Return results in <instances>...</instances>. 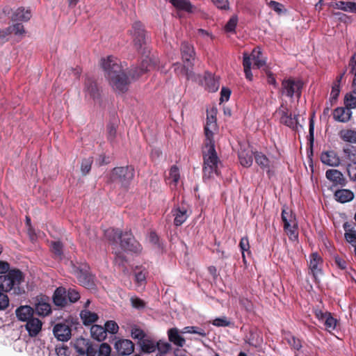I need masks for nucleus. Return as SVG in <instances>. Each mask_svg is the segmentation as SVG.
I'll return each mask as SVG.
<instances>
[{
  "label": "nucleus",
  "instance_id": "obj_1",
  "mask_svg": "<svg viewBox=\"0 0 356 356\" xmlns=\"http://www.w3.org/2000/svg\"><path fill=\"white\" fill-rule=\"evenodd\" d=\"M156 62L147 56L143 60L139 67H132L129 71L130 78L122 71L119 60L113 56L102 58L100 65L105 72L110 85L114 90L123 93L128 90L131 81L142 78L148 71L156 65Z\"/></svg>",
  "mask_w": 356,
  "mask_h": 356
},
{
  "label": "nucleus",
  "instance_id": "obj_2",
  "mask_svg": "<svg viewBox=\"0 0 356 356\" xmlns=\"http://www.w3.org/2000/svg\"><path fill=\"white\" fill-rule=\"evenodd\" d=\"M105 238L113 245L115 258V264L119 266H124L126 261L122 252L118 250V241H120V247L122 250L137 252L140 250V245L134 239L131 233H121L118 229L113 228L107 229L104 232Z\"/></svg>",
  "mask_w": 356,
  "mask_h": 356
},
{
  "label": "nucleus",
  "instance_id": "obj_3",
  "mask_svg": "<svg viewBox=\"0 0 356 356\" xmlns=\"http://www.w3.org/2000/svg\"><path fill=\"white\" fill-rule=\"evenodd\" d=\"M203 174L204 178H211L218 175V167L220 161L215 149L214 143L205 141L203 149Z\"/></svg>",
  "mask_w": 356,
  "mask_h": 356
},
{
  "label": "nucleus",
  "instance_id": "obj_4",
  "mask_svg": "<svg viewBox=\"0 0 356 356\" xmlns=\"http://www.w3.org/2000/svg\"><path fill=\"white\" fill-rule=\"evenodd\" d=\"M0 275V290L8 292L15 289L24 281L23 273L17 269L8 270Z\"/></svg>",
  "mask_w": 356,
  "mask_h": 356
},
{
  "label": "nucleus",
  "instance_id": "obj_5",
  "mask_svg": "<svg viewBox=\"0 0 356 356\" xmlns=\"http://www.w3.org/2000/svg\"><path fill=\"white\" fill-rule=\"evenodd\" d=\"M282 220L284 223V230L289 239L296 241L298 237V222L293 213L285 206L282 210Z\"/></svg>",
  "mask_w": 356,
  "mask_h": 356
},
{
  "label": "nucleus",
  "instance_id": "obj_6",
  "mask_svg": "<svg viewBox=\"0 0 356 356\" xmlns=\"http://www.w3.org/2000/svg\"><path fill=\"white\" fill-rule=\"evenodd\" d=\"M302 86L303 83L300 80L292 78L284 79L282 82L281 93L290 98L293 96L300 98Z\"/></svg>",
  "mask_w": 356,
  "mask_h": 356
},
{
  "label": "nucleus",
  "instance_id": "obj_7",
  "mask_svg": "<svg viewBox=\"0 0 356 356\" xmlns=\"http://www.w3.org/2000/svg\"><path fill=\"white\" fill-rule=\"evenodd\" d=\"M130 34L133 38L134 46L136 49L141 54H145L146 39L142 24L139 22H134L130 31Z\"/></svg>",
  "mask_w": 356,
  "mask_h": 356
},
{
  "label": "nucleus",
  "instance_id": "obj_8",
  "mask_svg": "<svg viewBox=\"0 0 356 356\" xmlns=\"http://www.w3.org/2000/svg\"><path fill=\"white\" fill-rule=\"evenodd\" d=\"M133 177L134 169L129 166L115 168L111 176L113 181L118 182L124 187H127Z\"/></svg>",
  "mask_w": 356,
  "mask_h": 356
},
{
  "label": "nucleus",
  "instance_id": "obj_9",
  "mask_svg": "<svg viewBox=\"0 0 356 356\" xmlns=\"http://www.w3.org/2000/svg\"><path fill=\"white\" fill-rule=\"evenodd\" d=\"M255 162L260 168L265 170L268 177L274 175L275 170L277 166V161L275 159H270L265 154L260 152L254 153Z\"/></svg>",
  "mask_w": 356,
  "mask_h": 356
},
{
  "label": "nucleus",
  "instance_id": "obj_10",
  "mask_svg": "<svg viewBox=\"0 0 356 356\" xmlns=\"http://www.w3.org/2000/svg\"><path fill=\"white\" fill-rule=\"evenodd\" d=\"M216 114L217 109L216 108L213 107L210 110H207V122L204 127L205 141L213 142V133L217 129Z\"/></svg>",
  "mask_w": 356,
  "mask_h": 356
},
{
  "label": "nucleus",
  "instance_id": "obj_11",
  "mask_svg": "<svg viewBox=\"0 0 356 356\" xmlns=\"http://www.w3.org/2000/svg\"><path fill=\"white\" fill-rule=\"evenodd\" d=\"M350 66L351 67V72L355 76L353 81L354 89L351 92L346 95L345 104L351 109L356 107V53L351 57Z\"/></svg>",
  "mask_w": 356,
  "mask_h": 356
},
{
  "label": "nucleus",
  "instance_id": "obj_12",
  "mask_svg": "<svg viewBox=\"0 0 356 356\" xmlns=\"http://www.w3.org/2000/svg\"><path fill=\"white\" fill-rule=\"evenodd\" d=\"M172 213L173 216L175 217V225L180 226L186 220V219L191 215V211H190L187 205L182 204L175 207L172 210Z\"/></svg>",
  "mask_w": 356,
  "mask_h": 356
},
{
  "label": "nucleus",
  "instance_id": "obj_13",
  "mask_svg": "<svg viewBox=\"0 0 356 356\" xmlns=\"http://www.w3.org/2000/svg\"><path fill=\"white\" fill-rule=\"evenodd\" d=\"M277 113L280 115V122L286 126L295 129H297L298 122L297 116L292 117L291 113H289L288 108L282 104L277 110Z\"/></svg>",
  "mask_w": 356,
  "mask_h": 356
},
{
  "label": "nucleus",
  "instance_id": "obj_14",
  "mask_svg": "<svg viewBox=\"0 0 356 356\" xmlns=\"http://www.w3.org/2000/svg\"><path fill=\"white\" fill-rule=\"evenodd\" d=\"M83 92L85 94V98L87 100L92 99L96 101L99 99L100 96L99 90L96 82L90 78H87L86 79Z\"/></svg>",
  "mask_w": 356,
  "mask_h": 356
},
{
  "label": "nucleus",
  "instance_id": "obj_15",
  "mask_svg": "<svg viewBox=\"0 0 356 356\" xmlns=\"http://www.w3.org/2000/svg\"><path fill=\"white\" fill-rule=\"evenodd\" d=\"M323 260L320 255L316 253H312L309 257V268L314 280L317 281L319 275L322 274Z\"/></svg>",
  "mask_w": 356,
  "mask_h": 356
},
{
  "label": "nucleus",
  "instance_id": "obj_16",
  "mask_svg": "<svg viewBox=\"0 0 356 356\" xmlns=\"http://www.w3.org/2000/svg\"><path fill=\"white\" fill-rule=\"evenodd\" d=\"M53 333L60 341H67L71 338V328L65 323H57L54 325Z\"/></svg>",
  "mask_w": 356,
  "mask_h": 356
},
{
  "label": "nucleus",
  "instance_id": "obj_17",
  "mask_svg": "<svg viewBox=\"0 0 356 356\" xmlns=\"http://www.w3.org/2000/svg\"><path fill=\"white\" fill-rule=\"evenodd\" d=\"M325 177L334 186H343L346 183L343 175L337 169L327 170L325 172Z\"/></svg>",
  "mask_w": 356,
  "mask_h": 356
},
{
  "label": "nucleus",
  "instance_id": "obj_18",
  "mask_svg": "<svg viewBox=\"0 0 356 356\" xmlns=\"http://www.w3.org/2000/svg\"><path fill=\"white\" fill-rule=\"evenodd\" d=\"M115 348L120 355H129L134 350V345L129 339L118 340L115 343Z\"/></svg>",
  "mask_w": 356,
  "mask_h": 356
},
{
  "label": "nucleus",
  "instance_id": "obj_19",
  "mask_svg": "<svg viewBox=\"0 0 356 356\" xmlns=\"http://www.w3.org/2000/svg\"><path fill=\"white\" fill-rule=\"evenodd\" d=\"M321 161L323 164L332 167H337L341 163L339 156L334 151L323 152L321 155Z\"/></svg>",
  "mask_w": 356,
  "mask_h": 356
},
{
  "label": "nucleus",
  "instance_id": "obj_20",
  "mask_svg": "<svg viewBox=\"0 0 356 356\" xmlns=\"http://www.w3.org/2000/svg\"><path fill=\"white\" fill-rule=\"evenodd\" d=\"M181 52L184 63L187 66H192L195 54L193 47L188 42H184L181 46Z\"/></svg>",
  "mask_w": 356,
  "mask_h": 356
},
{
  "label": "nucleus",
  "instance_id": "obj_21",
  "mask_svg": "<svg viewBox=\"0 0 356 356\" xmlns=\"http://www.w3.org/2000/svg\"><path fill=\"white\" fill-rule=\"evenodd\" d=\"M352 111L350 108L346 107H338L334 110L333 118L334 120L340 122H347L350 120Z\"/></svg>",
  "mask_w": 356,
  "mask_h": 356
},
{
  "label": "nucleus",
  "instance_id": "obj_22",
  "mask_svg": "<svg viewBox=\"0 0 356 356\" xmlns=\"http://www.w3.org/2000/svg\"><path fill=\"white\" fill-rule=\"evenodd\" d=\"M329 8L341 10L346 12L356 13V3L350 1H330L327 3Z\"/></svg>",
  "mask_w": 356,
  "mask_h": 356
},
{
  "label": "nucleus",
  "instance_id": "obj_23",
  "mask_svg": "<svg viewBox=\"0 0 356 356\" xmlns=\"http://www.w3.org/2000/svg\"><path fill=\"white\" fill-rule=\"evenodd\" d=\"M248 57H250L251 63H253V67L260 68L266 64V60L259 47L254 48L250 55L248 54Z\"/></svg>",
  "mask_w": 356,
  "mask_h": 356
},
{
  "label": "nucleus",
  "instance_id": "obj_24",
  "mask_svg": "<svg viewBox=\"0 0 356 356\" xmlns=\"http://www.w3.org/2000/svg\"><path fill=\"white\" fill-rule=\"evenodd\" d=\"M42 323L36 318H31L26 321V329L31 337H36L40 332Z\"/></svg>",
  "mask_w": 356,
  "mask_h": 356
},
{
  "label": "nucleus",
  "instance_id": "obj_25",
  "mask_svg": "<svg viewBox=\"0 0 356 356\" xmlns=\"http://www.w3.org/2000/svg\"><path fill=\"white\" fill-rule=\"evenodd\" d=\"M168 337L169 341L178 347H183L186 343L185 339L180 334L179 330L176 327L168 330Z\"/></svg>",
  "mask_w": 356,
  "mask_h": 356
},
{
  "label": "nucleus",
  "instance_id": "obj_26",
  "mask_svg": "<svg viewBox=\"0 0 356 356\" xmlns=\"http://www.w3.org/2000/svg\"><path fill=\"white\" fill-rule=\"evenodd\" d=\"M54 302L57 306L64 307L67 304V291L65 288L56 289L53 297Z\"/></svg>",
  "mask_w": 356,
  "mask_h": 356
},
{
  "label": "nucleus",
  "instance_id": "obj_27",
  "mask_svg": "<svg viewBox=\"0 0 356 356\" xmlns=\"http://www.w3.org/2000/svg\"><path fill=\"white\" fill-rule=\"evenodd\" d=\"M335 200L340 203H346L353 200L354 193L348 189H339L334 193Z\"/></svg>",
  "mask_w": 356,
  "mask_h": 356
},
{
  "label": "nucleus",
  "instance_id": "obj_28",
  "mask_svg": "<svg viewBox=\"0 0 356 356\" xmlns=\"http://www.w3.org/2000/svg\"><path fill=\"white\" fill-rule=\"evenodd\" d=\"M33 309L29 306H21L16 309V315L19 321H28L33 318Z\"/></svg>",
  "mask_w": 356,
  "mask_h": 356
},
{
  "label": "nucleus",
  "instance_id": "obj_29",
  "mask_svg": "<svg viewBox=\"0 0 356 356\" xmlns=\"http://www.w3.org/2000/svg\"><path fill=\"white\" fill-rule=\"evenodd\" d=\"M339 138L344 142L356 143V130L353 129H343L339 132Z\"/></svg>",
  "mask_w": 356,
  "mask_h": 356
},
{
  "label": "nucleus",
  "instance_id": "obj_30",
  "mask_svg": "<svg viewBox=\"0 0 356 356\" xmlns=\"http://www.w3.org/2000/svg\"><path fill=\"white\" fill-rule=\"evenodd\" d=\"M31 17V10L24 8H17L13 13L12 19L14 21L26 22Z\"/></svg>",
  "mask_w": 356,
  "mask_h": 356
},
{
  "label": "nucleus",
  "instance_id": "obj_31",
  "mask_svg": "<svg viewBox=\"0 0 356 356\" xmlns=\"http://www.w3.org/2000/svg\"><path fill=\"white\" fill-rule=\"evenodd\" d=\"M345 234L344 236L347 242L352 245H356V230L351 227L348 222H345L343 225Z\"/></svg>",
  "mask_w": 356,
  "mask_h": 356
},
{
  "label": "nucleus",
  "instance_id": "obj_32",
  "mask_svg": "<svg viewBox=\"0 0 356 356\" xmlns=\"http://www.w3.org/2000/svg\"><path fill=\"white\" fill-rule=\"evenodd\" d=\"M91 336L93 339L102 341L106 337L105 328L101 325H93L90 328Z\"/></svg>",
  "mask_w": 356,
  "mask_h": 356
},
{
  "label": "nucleus",
  "instance_id": "obj_33",
  "mask_svg": "<svg viewBox=\"0 0 356 356\" xmlns=\"http://www.w3.org/2000/svg\"><path fill=\"white\" fill-rule=\"evenodd\" d=\"M80 316L84 325H90L98 319V316L96 313L87 309L81 311Z\"/></svg>",
  "mask_w": 356,
  "mask_h": 356
},
{
  "label": "nucleus",
  "instance_id": "obj_34",
  "mask_svg": "<svg viewBox=\"0 0 356 356\" xmlns=\"http://www.w3.org/2000/svg\"><path fill=\"white\" fill-rule=\"evenodd\" d=\"M252 151L241 150L238 152L240 163L244 167H250L252 164Z\"/></svg>",
  "mask_w": 356,
  "mask_h": 356
},
{
  "label": "nucleus",
  "instance_id": "obj_35",
  "mask_svg": "<svg viewBox=\"0 0 356 356\" xmlns=\"http://www.w3.org/2000/svg\"><path fill=\"white\" fill-rule=\"evenodd\" d=\"M35 312L40 316H47L51 312V306L48 302L41 300L35 304Z\"/></svg>",
  "mask_w": 356,
  "mask_h": 356
},
{
  "label": "nucleus",
  "instance_id": "obj_36",
  "mask_svg": "<svg viewBox=\"0 0 356 356\" xmlns=\"http://www.w3.org/2000/svg\"><path fill=\"white\" fill-rule=\"evenodd\" d=\"M173 67L174 71L177 75L184 76L188 79L191 78L192 71L188 69L190 66H187L186 64L182 66L180 63H176Z\"/></svg>",
  "mask_w": 356,
  "mask_h": 356
},
{
  "label": "nucleus",
  "instance_id": "obj_37",
  "mask_svg": "<svg viewBox=\"0 0 356 356\" xmlns=\"http://www.w3.org/2000/svg\"><path fill=\"white\" fill-rule=\"evenodd\" d=\"M180 175L179 170L177 166H172L169 172V176L168 177V180L170 181V184L171 186L176 187L177 183L179 180Z\"/></svg>",
  "mask_w": 356,
  "mask_h": 356
},
{
  "label": "nucleus",
  "instance_id": "obj_38",
  "mask_svg": "<svg viewBox=\"0 0 356 356\" xmlns=\"http://www.w3.org/2000/svg\"><path fill=\"white\" fill-rule=\"evenodd\" d=\"M4 31L6 36L13 33L17 36L22 37L25 33L24 26L21 24H14L12 26H9Z\"/></svg>",
  "mask_w": 356,
  "mask_h": 356
},
{
  "label": "nucleus",
  "instance_id": "obj_39",
  "mask_svg": "<svg viewBox=\"0 0 356 356\" xmlns=\"http://www.w3.org/2000/svg\"><path fill=\"white\" fill-rule=\"evenodd\" d=\"M322 323H324L326 330L328 332H332L335 330L337 321L332 316L331 313H329L326 314V318Z\"/></svg>",
  "mask_w": 356,
  "mask_h": 356
},
{
  "label": "nucleus",
  "instance_id": "obj_40",
  "mask_svg": "<svg viewBox=\"0 0 356 356\" xmlns=\"http://www.w3.org/2000/svg\"><path fill=\"white\" fill-rule=\"evenodd\" d=\"M243 65L246 79L250 81H252L253 75L251 72V62L250 61V57H248L247 53L243 54Z\"/></svg>",
  "mask_w": 356,
  "mask_h": 356
},
{
  "label": "nucleus",
  "instance_id": "obj_41",
  "mask_svg": "<svg viewBox=\"0 0 356 356\" xmlns=\"http://www.w3.org/2000/svg\"><path fill=\"white\" fill-rule=\"evenodd\" d=\"M284 339L286 340L288 344L294 350H300L302 348V342L299 339L296 338L294 336L287 334Z\"/></svg>",
  "mask_w": 356,
  "mask_h": 356
},
{
  "label": "nucleus",
  "instance_id": "obj_42",
  "mask_svg": "<svg viewBox=\"0 0 356 356\" xmlns=\"http://www.w3.org/2000/svg\"><path fill=\"white\" fill-rule=\"evenodd\" d=\"M76 277L81 284L83 285L86 287H90L92 286V278L91 276L88 275L87 273L80 270L76 273Z\"/></svg>",
  "mask_w": 356,
  "mask_h": 356
},
{
  "label": "nucleus",
  "instance_id": "obj_43",
  "mask_svg": "<svg viewBox=\"0 0 356 356\" xmlns=\"http://www.w3.org/2000/svg\"><path fill=\"white\" fill-rule=\"evenodd\" d=\"M140 346L143 351L148 353H153L156 349V343L152 340L143 339Z\"/></svg>",
  "mask_w": 356,
  "mask_h": 356
},
{
  "label": "nucleus",
  "instance_id": "obj_44",
  "mask_svg": "<svg viewBox=\"0 0 356 356\" xmlns=\"http://www.w3.org/2000/svg\"><path fill=\"white\" fill-rule=\"evenodd\" d=\"M90 342L84 338H79L74 343V348L80 355H84V350Z\"/></svg>",
  "mask_w": 356,
  "mask_h": 356
},
{
  "label": "nucleus",
  "instance_id": "obj_45",
  "mask_svg": "<svg viewBox=\"0 0 356 356\" xmlns=\"http://www.w3.org/2000/svg\"><path fill=\"white\" fill-rule=\"evenodd\" d=\"M181 333L197 334L202 337H205L207 335L206 332L203 329L195 326L185 327L183 329Z\"/></svg>",
  "mask_w": 356,
  "mask_h": 356
},
{
  "label": "nucleus",
  "instance_id": "obj_46",
  "mask_svg": "<svg viewBox=\"0 0 356 356\" xmlns=\"http://www.w3.org/2000/svg\"><path fill=\"white\" fill-rule=\"evenodd\" d=\"M111 353V346L106 343H102L97 350V356H110Z\"/></svg>",
  "mask_w": 356,
  "mask_h": 356
},
{
  "label": "nucleus",
  "instance_id": "obj_47",
  "mask_svg": "<svg viewBox=\"0 0 356 356\" xmlns=\"http://www.w3.org/2000/svg\"><path fill=\"white\" fill-rule=\"evenodd\" d=\"M67 302H75L80 298L79 293L74 289H69L67 291Z\"/></svg>",
  "mask_w": 356,
  "mask_h": 356
},
{
  "label": "nucleus",
  "instance_id": "obj_48",
  "mask_svg": "<svg viewBox=\"0 0 356 356\" xmlns=\"http://www.w3.org/2000/svg\"><path fill=\"white\" fill-rule=\"evenodd\" d=\"M239 247L242 252V257H243V261H245V252H249V249H250L249 241H248V237L245 236L241 239V241L239 243Z\"/></svg>",
  "mask_w": 356,
  "mask_h": 356
},
{
  "label": "nucleus",
  "instance_id": "obj_49",
  "mask_svg": "<svg viewBox=\"0 0 356 356\" xmlns=\"http://www.w3.org/2000/svg\"><path fill=\"white\" fill-rule=\"evenodd\" d=\"M106 332H108L111 334H116L118 332V325L113 321H108L105 323Z\"/></svg>",
  "mask_w": 356,
  "mask_h": 356
},
{
  "label": "nucleus",
  "instance_id": "obj_50",
  "mask_svg": "<svg viewBox=\"0 0 356 356\" xmlns=\"http://www.w3.org/2000/svg\"><path fill=\"white\" fill-rule=\"evenodd\" d=\"M130 300L132 307L136 309H142L145 307V302L136 296L131 297Z\"/></svg>",
  "mask_w": 356,
  "mask_h": 356
},
{
  "label": "nucleus",
  "instance_id": "obj_51",
  "mask_svg": "<svg viewBox=\"0 0 356 356\" xmlns=\"http://www.w3.org/2000/svg\"><path fill=\"white\" fill-rule=\"evenodd\" d=\"M238 18L236 16L232 17L225 26V30L227 32H234L236 26Z\"/></svg>",
  "mask_w": 356,
  "mask_h": 356
},
{
  "label": "nucleus",
  "instance_id": "obj_52",
  "mask_svg": "<svg viewBox=\"0 0 356 356\" xmlns=\"http://www.w3.org/2000/svg\"><path fill=\"white\" fill-rule=\"evenodd\" d=\"M206 83L209 91L215 92L218 89V83L214 80H211V74H208L206 77Z\"/></svg>",
  "mask_w": 356,
  "mask_h": 356
},
{
  "label": "nucleus",
  "instance_id": "obj_53",
  "mask_svg": "<svg viewBox=\"0 0 356 356\" xmlns=\"http://www.w3.org/2000/svg\"><path fill=\"white\" fill-rule=\"evenodd\" d=\"M212 324L217 327H227L230 325L231 322L224 316L214 319Z\"/></svg>",
  "mask_w": 356,
  "mask_h": 356
},
{
  "label": "nucleus",
  "instance_id": "obj_54",
  "mask_svg": "<svg viewBox=\"0 0 356 356\" xmlns=\"http://www.w3.org/2000/svg\"><path fill=\"white\" fill-rule=\"evenodd\" d=\"M156 349L161 353H165L171 349V345L165 341H159L156 343Z\"/></svg>",
  "mask_w": 356,
  "mask_h": 356
},
{
  "label": "nucleus",
  "instance_id": "obj_55",
  "mask_svg": "<svg viewBox=\"0 0 356 356\" xmlns=\"http://www.w3.org/2000/svg\"><path fill=\"white\" fill-rule=\"evenodd\" d=\"M340 92V86L338 83H334L330 92V101L337 100Z\"/></svg>",
  "mask_w": 356,
  "mask_h": 356
},
{
  "label": "nucleus",
  "instance_id": "obj_56",
  "mask_svg": "<svg viewBox=\"0 0 356 356\" xmlns=\"http://www.w3.org/2000/svg\"><path fill=\"white\" fill-rule=\"evenodd\" d=\"M116 137V127L113 124H109L107 127L108 140L113 143Z\"/></svg>",
  "mask_w": 356,
  "mask_h": 356
},
{
  "label": "nucleus",
  "instance_id": "obj_57",
  "mask_svg": "<svg viewBox=\"0 0 356 356\" xmlns=\"http://www.w3.org/2000/svg\"><path fill=\"white\" fill-rule=\"evenodd\" d=\"M211 1L219 9L227 10L229 8V0H211Z\"/></svg>",
  "mask_w": 356,
  "mask_h": 356
},
{
  "label": "nucleus",
  "instance_id": "obj_58",
  "mask_svg": "<svg viewBox=\"0 0 356 356\" xmlns=\"http://www.w3.org/2000/svg\"><path fill=\"white\" fill-rule=\"evenodd\" d=\"M9 306V298L8 296L0 292V310H5Z\"/></svg>",
  "mask_w": 356,
  "mask_h": 356
},
{
  "label": "nucleus",
  "instance_id": "obj_59",
  "mask_svg": "<svg viewBox=\"0 0 356 356\" xmlns=\"http://www.w3.org/2000/svg\"><path fill=\"white\" fill-rule=\"evenodd\" d=\"M347 171L350 179L353 181H356V162L348 164Z\"/></svg>",
  "mask_w": 356,
  "mask_h": 356
},
{
  "label": "nucleus",
  "instance_id": "obj_60",
  "mask_svg": "<svg viewBox=\"0 0 356 356\" xmlns=\"http://www.w3.org/2000/svg\"><path fill=\"white\" fill-rule=\"evenodd\" d=\"M268 6L277 13H281L283 11L284 6L275 1H270L268 3Z\"/></svg>",
  "mask_w": 356,
  "mask_h": 356
},
{
  "label": "nucleus",
  "instance_id": "obj_61",
  "mask_svg": "<svg viewBox=\"0 0 356 356\" xmlns=\"http://www.w3.org/2000/svg\"><path fill=\"white\" fill-rule=\"evenodd\" d=\"M92 161L91 159H87L82 161L81 171L83 175L87 174L91 168Z\"/></svg>",
  "mask_w": 356,
  "mask_h": 356
},
{
  "label": "nucleus",
  "instance_id": "obj_62",
  "mask_svg": "<svg viewBox=\"0 0 356 356\" xmlns=\"http://www.w3.org/2000/svg\"><path fill=\"white\" fill-rule=\"evenodd\" d=\"M51 249L53 252L58 257L62 254L63 245L59 241H54L51 244Z\"/></svg>",
  "mask_w": 356,
  "mask_h": 356
},
{
  "label": "nucleus",
  "instance_id": "obj_63",
  "mask_svg": "<svg viewBox=\"0 0 356 356\" xmlns=\"http://www.w3.org/2000/svg\"><path fill=\"white\" fill-rule=\"evenodd\" d=\"M131 334L132 338L139 340H143L145 337L144 332L138 327H133Z\"/></svg>",
  "mask_w": 356,
  "mask_h": 356
},
{
  "label": "nucleus",
  "instance_id": "obj_64",
  "mask_svg": "<svg viewBox=\"0 0 356 356\" xmlns=\"http://www.w3.org/2000/svg\"><path fill=\"white\" fill-rule=\"evenodd\" d=\"M146 274L143 270L135 273V280L139 285H143L145 281Z\"/></svg>",
  "mask_w": 356,
  "mask_h": 356
}]
</instances>
